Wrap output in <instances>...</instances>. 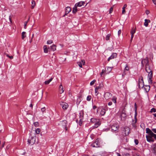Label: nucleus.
Listing matches in <instances>:
<instances>
[{"label":"nucleus","mask_w":156,"mask_h":156,"mask_svg":"<svg viewBox=\"0 0 156 156\" xmlns=\"http://www.w3.org/2000/svg\"><path fill=\"white\" fill-rule=\"evenodd\" d=\"M146 133H148L146 135L147 141L148 142H153L154 139L156 140V134H154L151 130L149 128L146 129Z\"/></svg>","instance_id":"1"},{"label":"nucleus","mask_w":156,"mask_h":156,"mask_svg":"<svg viewBox=\"0 0 156 156\" xmlns=\"http://www.w3.org/2000/svg\"><path fill=\"white\" fill-rule=\"evenodd\" d=\"M36 142V137L31 136L30 138L28 140V142L29 144L32 145L34 144Z\"/></svg>","instance_id":"2"},{"label":"nucleus","mask_w":156,"mask_h":156,"mask_svg":"<svg viewBox=\"0 0 156 156\" xmlns=\"http://www.w3.org/2000/svg\"><path fill=\"white\" fill-rule=\"evenodd\" d=\"M129 132V128L128 127H124L122 130V133H123V135L124 136L128 135Z\"/></svg>","instance_id":"3"},{"label":"nucleus","mask_w":156,"mask_h":156,"mask_svg":"<svg viewBox=\"0 0 156 156\" xmlns=\"http://www.w3.org/2000/svg\"><path fill=\"white\" fill-rule=\"evenodd\" d=\"M119 127V126L118 123H114L112 126L111 129L113 131H118Z\"/></svg>","instance_id":"4"},{"label":"nucleus","mask_w":156,"mask_h":156,"mask_svg":"<svg viewBox=\"0 0 156 156\" xmlns=\"http://www.w3.org/2000/svg\"><path fill=\"white\" fill-rule=\"evenodd\" d=\"M152 67L151 65H147L145 66L146 71L147 73H150L152 72Z\"/></svg>","instance_id":"5"},{"label":"nucleus","mask_w":156,"mask_h":156,"mask_svg":"<svg viewBox=\"0 0 156 156\" xmlns=\"http://www.w3.org/2000/svg\"><path fill=\"white\" fill-rule=\"evenodd\" d=\"M148 73V81L149 83L151 84L152 83L151 79L153 76L152 72Z\"/></svg>","instance_id":"6"},{"label":"nucleus","mask_w":156,"mask_h":156,"mask_svg":"<svg viewBox=\"0 0 156 156\" xmlns=\"http://www.w3.org/2000/svg\"><path fill=\"white\" fill-rule=\"evenodd\" d=\"M125 109L124 108L122 110V112L121 115V119L122 120H125L126 118V113L125 112Z\"/></svg>","instance_id":"7"},{"label":"nucleus","mask_w":156,"mask_h":156,"mask_svg":"<svg viewBox=\"0 0 156 156\" xmlns=\"http://www.w3.org/2000/svg\"><path fill=\"white\" fill-rule=\"evenodd\" d=\"M141 79L139 81V87L140 88V87L143 88L144 86V82L143 80V77L142 76H141Z\"/></svg>","instance_id":"8"},{"label":"nucleus","mask_w":156,"mask_h":156,"mask_svg":"<svg viewBox=\"0 0 156 156\" xmlns=\"http://www.w3.org/2000/svg\"><path fill=\"white\" fill-rule=\"evenodd\" d=\"M112 94L109 92H106L104 94V97L106 99H108L112 97Z\"/></svg>","instance_id":"9"},{"label":"nucleus","mask_w":156,"mask_h":156,"mask_svg":"<svg viewBox=\"0 0 156 156\" xmlns=\"http://www.w3.org/2000/svg\"><path fill=\"white\" fill-rule=\"evenodd\" d=\"M141 63L143 66L145 65V66L147 65L150 64L149 63L148 58H147L145 59H143L141 61Z\"/></svg>","instance_id":"10"},{"label":"nucleus","mask_w":156,"mask_h":156,"mask_svg":"<svg viewBox=\"0 0 156 156\" xmlns=\"http://www.w3.org/2000/svg\"><path fill=\"white\" fill-rule=\"evenodd\" d=\"M151 151L152 153L156 155V144H154L152 145Z\"/></svg>","instance_id":"11"},{"label":"nucleus","mask_w":156,"mask_h":156,"mask_svg":"<svg viewBox=\"0 0 156 156\" xmlns=\"http://www.w3.org/2000/svg\"><path fill=\"white\" fill-rule=\"evenodd\" d=\"M99 145L100 144L98 141V140H97L95 142L92 144L91 146L93 147H99Z\"/></svg>","instance_id":"12"},{"label":"nucleus","mask_w":156,"mask_h":156,"mask_svg":"<svg viewBox=\"0 0 156 156\" xmlns=\"http://www.w3.org/2000/svg\"><path fill=\"white\" fill-rule=\"evenodd\" d=\"M79 121H80V123H82V120L83 119V113L81 112L79 113Z\"/></svg>","instance_id":"13"},{"label":"nucleus","mask_w":156,"mask_h":156,"mask_svg":"<svg viewBox=\"0 0 156 156\" xmlns=\"http://www.w3.org/2000/svg\"><path fill=\"white\" fill-rule=\"evenodd\" d=\"M117 54L116 53H113L112 55L108 58V61H109L111 59H112L117 57Z\"/></svg>","instance_id":"14"},{"label":"nucleus","mask_w":156,"mask_h":156,"mask_svg":"<svg viewBox=\"0 0 156 156\" xmlns=\"http://www.w3.org/2000/svg\"><path fill=\"white\" fill-rule=\"evenodd\" d=\"M71 11V9L70 7L69 6H67L66 8L65 11L66 13L63 16H65L66 15L68 14Z\"/></svg>","instance_id":"15"},{"label":"nucleus","mask_w":156,"mask_h":156,"mask_svg":"<svg viewBox=\"0 0 156 156\" xmlns=\"http://www.w3.org/2000/svg\"><path fill=\"white\" fill-rule=\"evenodd\" d=\"M101 124V122L98 119L94 123V128H97Z\"/></svg>","instance_id":"16"},{"label":"nucleus","mask_w":156,"mask_h":156,"mask_svg":"<svg viewBox=\"0 0 156 156\" xmlns=\"http://www.w3.org/2000/svg\"><path fill=\"white\" fill-rule=\"evenodd\" d=\"M85 2L83 1H81L75 4L76 6L81 7L84 5L85 4Z\"/></svg>","instance_id":"17"},{"label":"nucleus","mask_w":156,"mask_h":156,"mask_svg":"<svg viewBox=\"0 0 156 156\" xmlns=\"http://www.w3.org/2000/svg\"><path fill=\"white\" fill-rule=\"evenodd\" d=\"M144 89L145 91L146 92H148L150 88V85H144Z\"/></svg>","instance_id":"18"},{"label":"nucleus","mask_w":156,"mask_h":156,"mask_svg":"<svg viewBox=\"0 0 156 156\" xmlns=\"http://www.w3.org/2000/svg\"><path fill=\"white\" fill-rule=\"evenodd\" d=\"M59 92L60 94H62L64 92L63 87L62 84H61L59 87Z\"/></svg>","instance_id":"19"},{"label":"nucleus","mask_w":156,"mask_h":156,"mask_svg":"<svg viewBox=\"0 0 156 156\" xmlns=\"http://www.w3.org/2000/svg\"><path fill=\"white\" fill-rule=\"evenodd\" d=\"M150 22V21L149 20L145 19L144 25L146 27H147L148 25V23Z\"/></svg>","instance_id":"20"},{"label":"nucleus","mask_w":156,"mask_h":156,"mask_svg":"<svg viewBox=\"0 0 156 156\" xmlns=\"http://www.w3.org/2000/svg\"><path fill=\"white\" fill-rule=\"evenodd\" d=\"M104 87V85L102 83H100L99 86H97L96 87L99 90L101 88L103 87Z\"/></svg>","instance_id":"21"},{"label":"nucleus","mask_w":156,"mask_h":156,"mask_svg":"<svg viewBox=\"0 0 156 156\" xmlns=\"http://www.w3.org/2000/svg\"><path fill=\"white\" fill-rule=\"evenodd\" d=\"M112 69L111 67H108L107 69H105V72H106L107 73H108L112 71Z\"/></svg>","instance_id":"22"},{"label":"nucleus","mask_w":156,"mask_h":156,"mask_svg":"<svg viewBox=\"0 0 156 156\" xmlns=\"http://www.w3.org/2000/svg\"><path fill=\"white\" fill-rule=\"evenodd\" d=\"M106 111L105 109H101L100 111V114L101 115H104L105 114Z\"/></svg>","instance_id":"23"},{"label":"nucleus","mask_w":156,"mask_h":156,"mask_svg":"<svg viewBox=\"0 0 156 156\" xmlns=\"http://www.w3.org/2000/svg\"><path fill=\"white\" fill-rule=\"evenodd\" d=\"M53 80L52 78H51L49 80H48L45 81L44 82V84L45 85H47L48 84Z\"/></svg>","instance_id":"24"},{"label":"nucleus","mask_w":156,"mask_h":156,"mask_svg":"<svg viewBox=\"0 0 156 156\" xmlns=\"http://www.w3.org/2000/svg\"><path fill=\"white\" fill-rule=\"evenodd\" d=\"M127 7V5L126 4H125L124 5L123 7L122 8V14H124L126 12V11L125 10V8H126Z\"/></svg>","instance_id":"25"},{"label":"nucleus","mask_w":156,"mask_h":156,"mask_svg":"<svg viewBox=\"0 0 156 156\" xmlns=\"http://www.w3.org/2000/svg\"><path fill=\"white\" fill-rule=\"evenodd\" d=\"M68 107V105L67 103H65L62 105V108L64 109H66Z\"/></svg>","instance_id":"26"},{"label":"nucleus","mask_w":156,"mask_h":156,"mask_svg":"<svg viewBox=\"0 0 156 156\" xmlns=\"http://www.w3.org/2000/svg\"><path fill=\"white\" fill-rule=\"evenodd\" d=\"M51 50L54 51L56 50V46L55 45H53L51 46Z\"/></svg>","instance_id":"27"},{"label":"nucleus","mask_w":156,"mask_h":156,"mask_svg":"<svg viewBox=\"0 0 156 156\" xmlns=\"http://www.w3.org/2000/svg\"><path fill=\"white\" fill-rule=\"evenodd\" d=\"M77 6H76V5H75L74 7L73 8V13H75L77 11Z\"/></svg>","instance_id":"28"},{"label":"nucleus","mask_w":156,"mask_h":156,"mask_svg":"<svg viewBox=\"0 0 156 156\" xmlns=\"http://www.w3.org/2000/svg\"><path fill=\"white\" fill-rule=\"evenodd\" d=\"M116 100H117V98L115 96L113 97L112 99V101L115 104L116 103Z\"/></svg>","instance_id":"29"},{"label":"nucleus","mask_w":156,"mask_h":156,"mask_svg":"<svg viewBox=\"0 0 156 156\" xmlns=\"http://www.w3.org/2000/svg\"><path fill=\"white\" fill-rule=\"evenodd\" d=\"M98 120V119H96L94 118H92L91 119V122L92 123H94Z\"/></svg>","instance_id":"30"},{"label":"nucleus","mask_w":156,"mask_h":156,"mask_svg":"<svg viewBox=\"0 0 156 156\" xmlns=\"http://www.w3.org/2000/svg\"><path fill=\"white\" fill-rule=\"evenodd\" d=\"M31 3V9H33L34 8L35 5V2L34 0H33L32 1Z\"/></svg>","instance_id":"31"},{"label":"nucleus","mask_w":156,"mask_h":156,"mask_svg":"<svg viewBox=\"0 0 156 156\" xmlns=\"http://www.w3.org/2000/svg\"><path fill=\"white\" fill-rule=\"evenodd\" d=\"M67 124V121L66 120L63 121L62 122V124L64 126H66Z\"/></svg>","instance_id":"32"},{"label":"nucleus","mask_w":156,"mask_h":156,"mask_svg":"<svg viewBox=\"0 0 156 156\" xmlns=\"http://www.w3.org/2000/svg\"><path fill=\"white\" fill-rule=\"evenodd\" d=\"M26 37V32H23L22 33V38L23 39L24 38Z\"/></svg>","instance_id":"33"},{"label":"nucleus","mask_w":156,"mask_h":156,"mask_svg":"<svg viewBox=\"0 0 156 156\" xmlns=\"http://www.w3.org/2000/svg\"><path fill=\"white\" fill-rule=\"evenodd\" d=\"M135 122H134V121H133V122L132 124V126L133 127H135V126H136L135 123L136 122V121H137V119L136 118V116H135Z\"/></svg>","instance_id":"34"},{"label":"nucleus","mask_w":156,"mask_h":156,"mask_svg":"<svg viewBox=\"0 0 156 156\" xmlns=\"http://www.w3.org/2000/svg\"><path fill=\"white\" fill-rule=\"evenodd\" d=\"M44 52L46 53H48V49L47 48V47L46 45H44Z\"/></svg>","instance_id":"35"},{"label":"nucleus","mask_w":156,"mask_h":156,"mask_svg":"<svg viewBox=\"0 0 156 156\" xmlns=\"http://www.w3.org/2000/svg\"><path fill=\"white\" fill-rule=\"evenodd\" d=\"M92 98L91 96L90 95H88L87 96V100L88 101H90Z\"/></svg>","instance_id":"36"},{"label":"nucleus","mask_w":156,"mask_h":156,"mask_svg":"<svg viewBox=\"0 0 156 156\" xmlns=\"http://www.w3.org/2000/svg\"><path fill=\"white\" fill-rule=\"evenodd\" d=\"M111 34H108L106 36V40L107 41L109 39V38L111 36Z\"/></svg>","instance_id":"37"},{"label":"nucleus","mask_w":156,"mask_h":156,"mask_svg":"<svg viewBox=\"0 0 156 156\" xmlns=\"http://www.w3.org/2000/svg\"><path fill=\"white\" fill-rule=\"evenodd\" d=\"M136 30L135 29H133L130 31V34L131 35H134V33H135Z\"/></svg>","instance_id":"38"},{"label":"nucleus","mask_w":156,"mask_h":156,"mask_svg":"<svg viewBox=\"0 0 156 156\" xmlns=\"http://www.w3.org/2000/svg\"><path fill=\"white\" fill-rule=\"evenodd\" d=\"M41 130L39 128H37L36 129L35 132L37 134H39Z\"/></svg>","instance_id":"39"},{"label":"nucleus","mask_w":156,"mask_h":156,"mask_svg":"<svg viewBox=\"0 0 156 156\" xmlns=\"http://www.w3.org/2000/svg\"><path fill=\"white\" fill-rule=\"evenodd\" d=\"M34 126L35 127H38L39 126V124L38 122H35L34 123Z\"/></svg>","instance_id":"40"},{"label":"nucleus","mask_w":156,"mask_h":156,"mask_svg":"<svg viewBox=\"0 0 156 156\" xmlns=\"http://www.w3.org/2000/svg\"><path fill=\"white\" fill-rule=\"evenodd\" d=\"M29 20H30V19L29 18L27 21H25L24 22V28L26 29V26H27V22L29 21Z\"/></svg>","instance_id":"41"},{"label":"nucleus","mask_w":156,"mask_h":156,"mask_svg":"<svg viewBox=\"0 0 156 156\" xmlns=\"http://www.w3.org/2000/svg\"><path fill=\"white\" fill-rule=\"evenodd\" d=\"M156 112V110L154 108H152L150 111V112L151 113H152L153 112Z\"/></svg>","instance_id":"42"},{"label":"nucleus","mask_w":156,"mask_h":156,"mask_svg":"<svg viewBox=\"0 0 156 156\" xmlns=\"http://www.w3.org/2000/svg\"><path fill=\"white\" fill-rule=\"evenodd\" d=\"M80 97H79L78 98H77L76 101V104H79L80 103Z\"/></svg>","instance_id":"43"},{"label":"nucleus","mask_w":156,"mask_h":156,"mask_svg":"<svg viewBox=\"0 0 156 156\" xmlns=\"http://www.w3.org/2000/svg\"><path fill=\"white\" fill-rule=\"evenodd\" d=\"M96 82V80H94L93 81H92L90 83V85H93L95 82Z\"/></svg>","instance_id":"44"},{"label":"nucleus","mask_w":156,"mask_h":156,"mask_svg":"<svg viewBox=\"0 0 156 156\" xmlns=\"http://www.w3.org/2000/svg\"><path fill=\"white\" fill-rule=\"evenodd\" d=\"M77 64L81 68H82V63L80 62H77Z\"/></svg>","instance_id":"45"},{"label":"nucleus","mask_w":156,"mask_h":156,"mask_svg":"<svg viewBox=\"0 0 156 156\" xmlns=\"http://www.w3.org/2000/svg\"><path fill=\"white\" fill-rule=\"evenodd\" d=\"M5 55H6V56L9 57V58L10 59H12L13 58V56H10L8 54H5Z\"/></svg>","instance_id":"46"},{"label":"nucleus","mask_w":156,"mask_h":156,"mask_svg":"<svg viewBox=\"0 0 156 156\" xmlns=\"http://www.w3.org/2000/svg\"><path fill=\"white\" fill-rule=\"evenodd\" d=\"M53 43V41L52 40H48L47 41V44H50Z\"/></svg>","instance_id":"47"},{"label":"nucleus","mask_w":156,"mask_h":156,"mask_svg":"<svg viewBox=\"0 0 156 156\" xmlns=\"http://www.w3.org/2000/svg\"><path fill=\"white\" fill-rule=\"evenodd\" d=\"M99 90L97 89L96 88H95V93L96 94V95L97 96L98 94V91Z\"/></svg>","instance_id":"48"},{"label":"nucleus","mask_w":156,"mask_h":156,"mask_svg":"<svg viewBox=\"0 0 156 156\" xmlns=\"http://www.w3.org/2000/svg\"><path fill=\"white\" fill-rule=\"evenodd\" d=\"M105 72V70L104 69H103L102 70V72L100 73V75L101 77L102 76V74L104 73Z\"/></svg>","instance_id":"49"},{"label":"nucleus","mask_w":156,"mask_h":156,"mask_svg":"<svg viewBox=\"0 0 156 156\" xmlns=\"http://www.w3.org/2000/svg\"><path fill=\"white\" fill-rule=\"evenodd\" d=\"M113 10V7H111L109 10V13L111 14L112 13Z\"/></svg>","instance_id":"50"},{"label":"nucleus","mask_w":156,"mask_h":156,"mask_svg":"<svg viewBox=\"0 0 156 156\" xmlns=\"http://www.w3.org/2000/svg\"><path fill=\"white\" fill-rule=\"evenodd\" d=\"M134 142L136 145H137L139 143L138 140L137 139H135Z\"/></svg>","instance_id":"51"},{"label":"nucleus","mask_w":156,"mask_h":156,"mask_svg":"<svg viewBox=\"0 0 156 156\" xmlns=\"http://www.w3.org/2000/svg\"><path fill=\"white\" fill-rule=\"evenodd\" d=\"M129 70V67L127 65H126V66L125 67V69H124V71H128Z\"/></svg>","instance_id":"52"},{"label":"nucleus","mask_w":156,"mask_h":156,"mask_svg":"<svg viewBox=\"0 0 156 156\" xmlns=\"http://www.w3.org/2000/svg\"><path fill=\"white\" fill-rule=\"evenodd\" d=\"M151 130L153 132H154L155 133H156V129L152 128Z\"/></svg>","instance_id":"53"},{"label":"nucleus","mask_w":156,"mask_h":156,"mask_svg":"<svg viewBox=\"0 0 156 156\" xmlns=\"http://www.w3.org/2000/svg\"><path fill=\"white\" fill-rule=\"evenodd\" d=\"M46 110V108L45 107L42 108H41V111L42 112H44Z\"/></svg>","instance_id":"54"},{"label":"nucleus","mask_w":156,"mask_h":156,"mask_svg":"<svg viewBox=\"0 0 156 156\" xmlns=\"http://www.w3.org/2000/svg\"><path fill=\"white\" fill-rule=\"evenodd\" d=\"M81 63L83 65H85V61L84 60H81Z\"/></svg>","instance_id":"55"},{"label":"nucleus","mask_w":156,"mask_h":156,"mask_svg":"<svg viewBox=\"0 0 156 156\" xmlns=\"http://www.w3.org/2000/svg\"><path fill=\"white\" fill-rule=\"evenodd\" d=\"M121 30H119V31H118V36H120V34L121 33Z\"/></svg>","instance_id":"56"},{"label":"nucleus","mask_w":156,"mask_h":156,"mask_svg":"<svg viewBox=\"0 0 156 156\" xmlns=\"http://www.w3.org/2000/svg\"><path fill=\"white\" fill-rule=\"evenodd\" d=\"M150 13V12L148 10H147L146 11V13L147 15H148Z\"/></svg>","instance_id":"57"},{"label":"nucleus","mask_w":156,"mask_h":156,"mask_svg":"<svg viewBox=\"0 0 156 156\" xmlns=\"http://www.w3.org/2000/svg\"><path fill=\"white\" fill-rule=\"evenodd\" d=\"M152 1L153 3L156 5V0H152Z\"/></svg>","instance_id":"58"},{"label":"nucleus","mask_w":156,"mask_h":156,"mask_svg":"<svg viewBox=\"0 0 156 156\" xmlns=\"http://www.w3.org/2000/svg\"><path fill=\"white\" fill-rule=\"evenodd\" d=\"M112 102L110 101L108 103V105L109 106H110L112 105Z\"/></svg>","instance_id":"59"},{"label":"nucleus","mask_w":156,"mask_h":156,"mask_svg":"<svg viewBox=\"0 0 156 156\" xmlns=\"http://www.w3.org/2000/svg\"><path fill=\"white\" fill-rule=\"evenodd\" d=\"M5 145V142L3 143L1 145V147L2 148L4 147V146Z\"/></svg>","instance_id":"60"},{"label":"nucleus","mask_w":156,"mask_h":156,"mask_svg":"<svg viewBox=\"0 0 156 156\" xmlns=\"http://www.w3.org/2000/svg\"><path fill=\"white\" fill-rule=\"evenodd\" d=\"M9 21H10V22L11 23H12V20H11V16H9Z\"/></svg>","instance_id":"61"},{"label":"nucleus","mask_w":156,"mask_h":156,"mask_svg":"<svg viewBox=\"0 0 156 156\" xmlns=\"http://www.w3.org/2000/svg\"><path fill=\"white\" fill-rule=\"evenodd\" d=\"M133 37H134V35H131V41Z\"/></svg>","instance_id":"62"},{"label":"nucleus","mask_w":156,"mask_h":156,"mask_svg":"<svg viewBox=\"0 0 156 156\" xmlns=\"http://www.w3.org/2000/svg\"><path fill=\"white\" fill-rule=\"evenodd\" d=\"M97 106L94 105L93 106V108L94 109H95L97 108Z\"/></svg>","instance_id":"63"},{"label":"nucleus","mask_w":156,"mask_h":156,"mask_svg":"<svg viewBox=\"0 0 156 156\" xmlns=\"http://www.w3.org/2000/svg\"><path fill=\"white\" fill-rule=\"evenodd\" d=\"M129 154H127L125 155H124V156H129Z\"/></svg>","instance_id":"64"}]
</instances>
